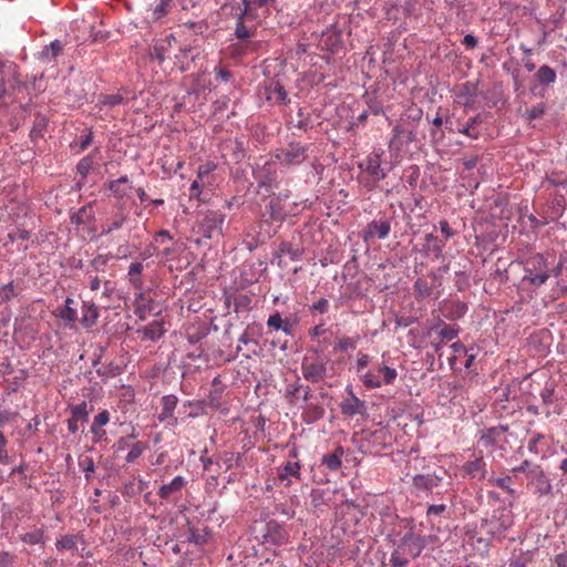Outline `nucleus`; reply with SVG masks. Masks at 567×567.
<instances>
[{
  "label": "nucleus",
  "mask_w": 567,
  "mask_h": 567,
  "mask_svg": "<svg viewBox=\"0 0 567 567\" xmlns=\"http://www.w3.org/2000/svg\"><path fill=\"white\" fill-rule=\"evenodd\" d=\"M361 169V184L368 189L373 190L379 183L385 178L386 173L382 168V153L373 152L367 158L359 163Z\"/></svg>",
  "instance_id": "f257e3e1"
},
{
  "label": "nucleus",
  "mask_w": 567,
  "mask_h": 567,
  "mask_svg": "<svg viewBox=\"0 0 567 567\" xmlns=\"http://www.w3.org/2000/svg\"><path fill=\"white\" fill-rule=\"evenodd\" d=\"M549 278V268L546 257L543 254H535L526 258L524 262L523 281L539 287Z\"/></svg>",
  "instance_id": "f03ea898"
},
{
  "label": "nucleus",
  "mask_w": 567,
  "mask_h": 567,
  "mask_svg": "<svg viewBox=\"0 0 567 567\" xmlns=\"http://www.w3.org/2000/svg\"><path fill=\"white\" fill-rule=\"evenodd\" d=\"M226 215L218 210H209L199 224V230L206 238L220 237Z\"/></svg>",
  "instance_id": "7ed1b4c3"
},
{
  "label": "nucleus",
  "mask_w": 567,
  "mask_h": 567,
  "mask_svg": "<svg viewBox=\"0 0 567 567\" xmlns=\"http://www.w3.org/2000/svg\"><path fill=\"white\" fill-rule=\"evenodd\" d=\"M426 546V540L423 536L415 533H406L400 539L398 548L411 558H416L421 555Z\"/></svg>",
  "instance_id": "20e7f679"
},
{
  "label": "nucleus",
  "mask_w": 567,
  "mask_h": 567,
  "mask_svg": "<svg viewBox=\"0 0 567 567\" xmlns=\"http://www.w3.org/2000/svg\"><path fill=\"white\" fill-rule=\"evenodd\" d=\"M441 286V278L434 271L427 277L417 278L414 281L413 289L416 299H425L435 295V289Z\"/></svg>",
  "instance_id": "39448f33"
},
{
  "label": "nucleus",
  "mask_w": 567,
  "mask_h": 567,
  "mask_svg": "<svg viewBox=\"0 0 567 567\" xmlns=\"http://www.w3.org/2000/svg\"><path fill=\"white\" fill-rule=\"evenodd\" d=\"M277 159L285 165H299L307 158V147L299 143H291L285 150H280Z\"/></svg>",
  "instance_id": "423d86ee"
},
{
  "label": "nucleus",
  "mask_w": 567,
  "mask_h": 567,
  "mask_svg": "<svg viewBox=\"0 0 567 567\" xmlns=\"http://www.w3.org/2000/svg\"><path fill=\"white\" fill-rule=\"evenodd\" d=\"M301 372L303 378L312 383L322 381L327 375V363L322 359L308 360L303 359L301 363Z\"/></svg>",
  "instance_id": "0eeeda50"
},
{
  "label": "nucleus",
  "mask_w": 567,
  "mask_h": 567,
  "mask_svg": "<svg viewBox=\"0 0 567 567\" xmlns=\"http://www.w3.org/2000/svg\"><path fill=\"white\" fill-rule=\"evenodd\" d=\"M340 410L346 416L364 415L367 405L352 391H349V395L340 403Z\"/></svg>",
  "instance_id": "6e6552de"
},
{
  "label": "nucleus",
  "mask_w": 567,
  "mask_h": 567,
  "mask_svg": "<svg viewBox=\"0 0 567 567\" xmlns=\"http://www.w3.org/2000/svg\"><path fill=\"white\" fill-rule=\"evenodd\" d=\"M277 477L286 486L291 484V477L301 480V464L299 461H287L284 465L277 467Z\"/></svg>",
  "instance_id": "1a4fd4ad"
},
{
  "label": "nucleus",
  "mask_w": 567,
  "mask_h": 567,
  "mask_svg": "<svg viewBox=\"0 0 567 567\" xmlns=\"http://www.w3.org/2000/svg\"><path fill=\"white\" fill-rule=\"evenodd\" d=\"M1 73L0 99H3L8 94V90L14 89L20 81L18 79L17 65L14 63H10L8 65L3 64Z\"/></svg>",
  "instance_id": "9d476101"
},
{
  "label": "nucleus",
  "mask_w": 567,
  "mask_h": 567,
  "mask_svg": "<svg viewBox=\"0 0 567 567\" xmlns=\"http://www.w3.org/2000/svg\"><path fill=\"white\" fill-rule=\"evenodd\" d=\"M177 403H178V399L176 395H174V394L164 395L161 399L162 410L157 416L158 421L159 422L169 421V423L172 425L177 424V419L174 416V411L177 406Z\"/></svg>",
  "instance_id": "9b49d317"
},
{
  "label": "nucleus",
  "mask_w": 567,
  "mask_h": 567,
  "mask_svg": "<svg viewBox=\"0 0 567 567\" xmlns=\"http://www.w3.org/2000/svg\"><path fill=\"white\" fill-rule=\"evenodd\" d=\"M462 470L464 474L471 478L483 481L486 476V463L482 455L475 456L474 460L467 461L463 465Z\"/></svg>",
  "instance_id": "f8f14e48"
},
{
  "label": "nucleus",
  "mask_w": 567,
  "mask_h": 567,
  "mask_svg": "<svg viewBox=\"0 0 567 567\" xmlns=\"http://www.w3.org/2000/svg\"><path fill=\"white\" fill-rule=\"evenodd\" d=\"M512 524L511 515L502 513L499 517H493L488 522V533L496 538H502Z\"/></svg>",
  "instance_id": "ddd939ff"
},
{
  "label": "nucleus",
  "mask_w": 567,
  "mask_h": 567,
  "mask_svg": "<svg viewBox=\"0 0 567 567\" xmlns=\"http://www.w3.org/2000/svg\"><path fill=\"white\" fill-rule=\"evenodd\" d=\"M390 230H391L390 220H388V219L372 220L365 229L364 239L367 240L369 237L370 238L378 237L379 239H384L389 236Z\"/></svg>",
  "instance_id": "4468645a"
},
{
  "label": "nucleus",
  "mask_w": 567,
  "mask_h": 567,
  "mask_svg": "<svg viewBox=\"0 0 567 567\" xmlns=\"http://www.w3.org/2000/svg\"><path fill=\"white\" fill-rule=\"evenodd\" d=\"M107 189L112 193L114 197L117 199H124L128 196L132 190V186L130 185V179L126 175L121 176L117 179L110 181L107 184Z\"/></svg>",
  "instance_id": "2eb2a0df"
},
{
  "label": "nucleus",
  "mask_w": 567,
  "mask_h": 567,
  "mask_svg": "<svg viewBox=\"0 0 567 567\" xmlns=\"http://www.w3.org/2000/svg\"><path fill=\"white\" fill-rule=\"evenodd\" d=\"M344 455V449L341 445L334 447L331 453H327L322 456L321 463L330 471H338L342 465V456Z\"/></svg>",
  "instance_id": "dca6fc26"
},
{
  "label": "nucleus",
  "mask_w": 567,
  "mask_h": 567,
  "mask_svg": "<svg viewBox=\"0 0 567 567\" xmlns=\"http://www.w3.org/2000/svg\"><path fill=\"white\" fill-rule=\"evenodd\" d=\"M185 486V480L182 476L174 477L168 484H164L157 495L162 499H169L173 495L181 493Z\"/></svg>",
  "instance_id": "f3484780"
},
{
  "label": "nucleus",
  "mask_w": 567,
  "mask_h": 567,
  "mask_svg": "<svg viewBox=\"0 0 567 567\" xmlns=\"http://www.w3.org/2000/svg\"><path fill=\"white\" fill-rule=\"evenodd\" d=\"M507 432V426H493L486 430H483L480 436V443L485 446L494 445L498 439Z\"/></svg>",
  "instance_id": "a211bd4d"
},
{
  "label": "nucleus",
  "mask_w": 567,
  "mask_h": 567,
  "mask_svg": "<svg viewBox=\"0 0 567 567\" xmlns=\"http://www.w3.org/2000/svg\"><path fill=\"white\" fill-rule=\"evenodd\" d=\"M267 100L278 104H285L288 101V94L285 87L278 82L272 81L266 87Z\"/></svg>",
  "instance_id": "6ab92c4d"
},
{
  "label": "nucleus",
  "mask_w": 567,
  "mask_h": 567,
  "mask_svg": "<svg viewBox=\"0 0 567 567\" xmlns=\"http://www.w3.org/2000/svg\"><path fill=\"white\" fill-rule=\"evenodd\" d=\"M303 255V249L295 247L291 243H282L277 251L278 265L281 266L282 258L288 257L292 261L300 260Z\"/></svg>",
  "instance_id": "aec40b11"
},
{
  "label": "nucleus",
  "mask_w": 567,
  "mask_h": 567,
  "mask_svg": "<svg viewBox=\"0 0 567 567\" xmlns=\"http://www.w3.org/2000/svg\"><path fill=\"white\" fill-rule=\"evenodd\" d=\"M136 332L142 340L155 341L163 336L164 329L162 322L153 321L148 326L138 329Z\"/></svg>",
  "instance_id": "412c9836"
},
{
  "label": "nucleus",
  "mask_w": 567,
  "mask_h": 567,
  "mask_svg": "<svg viewBox=\"0 0 567 567\" xmlns=\"http://www.w3.org/2000/svg\"><path fill=\"white\" fill-rule=\"evenodd\" d=\"M440 478L431 474H420L413 477V486L419 491L431 492L439 486Z\"/></svg>",
  "instance_id": "4be33fe9"
},
{
  "label": "nucleus",
  "mask_w": 567,
  "mask_h": 567,
  "mask_svg": "<svg viewBox=\"0 0 567 567\" xmlns=\"http://www.w3.org/2000/svg\"><path fill=\"white\" fill-rule=\"evenodd\" d=\"M99 316V309L94 302H83L81 323L85 328H91L92 326H94Z\"/></svg>",
  "instance_id": "5701e85b"
},
{
  "label": "nucleus",
  "mask_w": 567,
  "mask_h": 567,
  "mask_svg": "<svg viewBox=\"0 0 567 567\" xmlns=\"http://www.w3.org/2000/svg\"><path fill=\"white\" fill-rule=\"evenodd\" d=\"M144 270V265L140 261L132 262L128 267L127 277L131 286L136 290H142L144 280L142 278V272Z\"/></svg>",
  "instance_id": "b1692460"
},
{
  "label": "nucleus",
  "mask_w": 567,
  "mask_h": 567,
  "mask_svg": "<svg viewBox=\"0 0 567 567\" xmlns=\"http://www.w3.org/2000/svg\"><path fill=\"white\" fill-rule=\"evenodd\" d=\"M48 123L49 122L45 116H43L41 114L35 115L33 125H32L30 134H29L30 140L34 145L37 144V142L39 140L43 138L44 133L47 132V128H48Z\"/></svg>",
  "instance_id": "393cba45"
},
{
  "label": "nucleus",
  "mask_w": 567,
  "mask_h": 567,
  "mask_svg": "<svg viewBox=\"0 0 567 567\" xmlns=\"http://www.w3.org/2000/svg\"><path fill=\"white\" fill-rule=\"evenodd\" d=\"M79 540L84 543L83 537L81 535H64L61 538L56 539L55 546L58 550H68L71 553H75L78 550Z\"/></svg>",
  "instance_id": "a878e982"
},
{
  "label": "nucleus",
  "mask_w": 567,
  "mask_h": 567,
  "mask_svg": "<svg viewBox=\"0 0 567 567\" xmlns=\"http://www.w3.org/2000/svg\"><path fill=\"white\" fill-rule=\"evenodd\" d=\"M62 50L63 43L59 40H54L49 45L43 48V50L40 52V58L47 63L54 62Z\"/></svg>",
  "instance_id": "bb28decb"
},
{
  "label": "nucleus",
  "mask_w": 567,
  "mask_h": 567,
  "mask_svg": "<svg viewBox=\"0 0 567 567\" xmlns=\"http://www.w3.org/2000/svg\"><path fill=\"white\" fill-rule=\"evenodd\" d=\"M126 219H127V216L124 213H122V212L117 213L112 219H110L105 224H103L101 235L106 236V235L112 234L115 230H118L124 225Z\"/></svg>",
  "instance_id": "cd10ccee"
},
{
  "label": "nucleus",
  "mask_w": 567,
  "mask_h": 567,
  "mask_svg": "<svg viewBox=\"0 0 567 567\" xmlns=\"http://www.w3.org/2000/svg\"><path fill=\"white\" fill-rule=\"evenodd\" d=\"M73 305L74 300L68 297L64 306L59 310V317L66 323H73L78 319V311L72 307Z\"/></svg>",
  "instance_id": "c85d7f7f"
},
{
  "label": "nucleus",
  "mask_w": 567,
  "mask_h": 567,
  "mask_svg": "<svg viewBox=\"0 0 567 567\" xmlns=\"http://www.w3.org/2000/svg\"><path fill=\"white\" fill-rule=\"evenodd\" d=\"M173 0H161L158 4L152 8L150 19L152 21H158L162 18L166 17L171 10Z\"/></svg>",
  "instance_id": "c756f323"
},
{
  "label": "nucleus",
  "mask_w": 567,
  "mask_h": 567,
  "mask_svg": "<svg viewBox=\"0 0 567 567\" xmlns=\"http://www.w3.org/2000/svg\"><path fill=\"white\" fill-rule=\"evenodd\" d=\"M171 37H166L164 40L156 43L152 51H151V58L156 59L159 62L165 61L168 55L166 54L167 48L171 45Z\"/></svg>",
  "instance_id": "7c9ffc66"
},
{
  "label": "nucleus",
  "mask_w": 567,
  "mask_h": 567,
  "mask_svg": "<svg viewBox=\"0 0 567 567\" xmlns=\"http://www.w3.org/2000/svg\"><path fill=\"white\" fill-rule=\"evenodd\" d=\"M556 72L548 65H543L536 73V79L542 85H549L556 81Z\"/></svg>",
  "instance_id": "2f4dec72"
},
{
  "label": "nucleus",
  "mask_w": 567,
  "mask_h": 567,
  "mask_svg": "<svg viewBox=\"0 0 567 567\" xmlns=\"http://www.w3.org/2000/svg\"><path fill=\"white\" fill-rule=\"evenodd\" d=\"M361 380L365 388L368 389H378L382 385L381 374L379 373V369L369 370L364 374H362Z\"/></svg>",
  "instance_id": "473e14b6"
},
{
  "label": "nucleus",
  "mask_w": 567,
  "mask_h": 567,
  "mask_svg": "<svg viewBox=\"0 0 567 567\" xmlns=\"http://www.w3.org/2000/svg\"><path fill=\"white\" fill-rule=\"evenodd\" d=\"M360 340L359 336L355 337H341L338 339L334 349L341 352L355 349Z\"/></svg>",
  "instance_id": "72a5a7b5"
},
{
  "label": "nucleus",
  "mask_w": 567,
  "mask_h": 567,
  "mask_svg": "<svg viewBox=\"0 0 567 567\" xmlns=\"http://www.w3.org/2000/svg\"><path fill=\"white\" fill-rule=\"evenodd\" d=\"M252 299L246 293H239L234 298L235 312L249 311L251 309Z\"/></svg>",
  "instance_id": "f704fd0d"
},
{
  "label": "nucleus",
  "mask_w": 567,
  "mask_h": 567,
  "mask_svg": "<svg viewBox=\"0 0 567 567\" xmlns=\"http://www.w3.org/2000/svg\"><path fill=\"white\" fill-rule=\"evenodd\" d=\"M481 122H482V120L478 115L471 117L467 121V123L462 128L458 130V132L463 135L471 137V138H477L478 133L474 131V126Z\"/></svg>",
  "instance_id": "c9c22d12"
},
{
  "label": "nucleus",
  "mask_w": 567,
  "mask_h": 567,
  "mask_svg": "<svg viewBox=\"0 0 567 567\" xmlns=\"http://www.w3.org/2000/svg\"><path fill=\"white\" fill-rule=\"evenodd\" d=\"M390 563L392 567H405L409 564V556L395 547L391 554Z\"/></svg>",
  "instance_id": "e433bc0d"
},
{
  "label": "nucleus",
  "mask_w": 567,
  "mask_h": 567,
  "mask_svg": "<svg viewBox=\"0 0 567 567\" xmlns=\"http://www.w3.org/2000/svg\"><path fill=\"white\" fill-rule=\"evenodd\" d=\"M87 416L89 412L86 402H81L80 404L72 406L70 417L85 422Z\"/></svg>",
  "instance_id": "4c0bfd02"
},
{
  "label": "nucleus",
  "mask_w": 567,
  "mask_h": 567,
  "mask_svg": "<svg viewBox=\"0 0 567 567\" xmlns=\"http://www.w3.org/2000/svg\"><path fill=\"white\" fill-rule=\"evenodd\" d=\"M381 374L382 384H391L396 379V370L388 365L378 367Z\"/></svg>",
  "instance_id": "58836bf2"
},
{
  "label": "nucleus",
  "mask_w": 567,
  "mask_h": 567,
  "mask_svg": "<svg viewBox=\"0 0 567 567\" xmlns=\"http://www.w3.org/2000/svg\"><path fill=\"white\" fill-rule=\"evenodd\" d=\"M20 538L25 544L38 545L43 543V530L35 529L33 532L23 534Z\"/></svg>",
  "instance_id": "ea45409f"
},
{
  "label": "nucleus",
  "mask_w": 567,
  "mask_h": 567,
  "mask_svg": "<svg viewBox=\"0 0 567 567\" xmlns=\"http://www.w3.org/2000/svg\"><path fill=\"white\" fill-rule=\"evenodd\" d=\"M79 465L82 467L85 478L90 481L92 478V474L94 473L95 466L92 457L90 456H81L79 458Z\"/></svg>",
  "instance_id": "a19ab883"
},
{
  "label": "nucleus",
  "mask_w": 567,
  "mask_h": 567,
  "mask_svg": "<svg viewBox=\"0 0 567 567\" xmlns=\"http://www.w3.org/2000/svg\"><path fill=\"white\" fill-rule=\"evenodd\" d=\"M145 450H146L145 443H143V442L134 443L125 457L126 462L133 463L135 460H137L143 454V452Z\"/></svg>",
  "instance_id": "79ce46f5"
},
{
  "label": "nucleus",
  "mask_w": 567,
  "mask_h": 567,
  "mask_svg": "<svg viewBox=\"0 0 567 567\" xmlns=\"http://www.w3.org/2000/svg\"><path fill=\"white\" fill-rule=\"evenodd\" d=\"M457 337V330L450 324L443 323L437 332V338H441V342L451 341Z\"/></svg>",
  "instance_id": "37998d69"
},
{
  "label": "nucleus",
  "mask_w": 567,
  "mask_h": 567,
  "mask_svg": "<svg viewBox=\"0 0 567 567\" xmlns=\"http://www.w3.org/2000/svg\"><path fill=\"white\" fill-rule=\"evenodd\" d=\"M289 393L293 396H300L303 401H308L311 398V389L300 384L290 385Z\"/></svg>",
  "instance_id": "c03bdc74"
},
{
  "label": "nucleus",
  "mask_w": 567,
  "mask_h": 567,
  "mask_svg": "<svg viewBox=\"0 0 567 567\" xmlns=\"http://www.w3.org/2000/svg\"><path fill=\"white\" fill-rule=\"evenodd\" d=\"M272 2H275V0H243V4H244L243 14L249 16L252 7L264 8Z\"/></svg>",
  "instance_id": "a18cd8bd"
},
{
  "label": "nucleus",
  "mask_w": 567,
  "mask_h": 567,
  "mask_svg": "<svg viewBox=\"0 0 567 567\" xmlns=\"http://www.w3.org/2000/svg\"><path fill=\"white\" fill-rule=\"evenodd\" d=\"M216 169V164L213 162H207L203 165H200L197 169V178L200 182L206 183V178L210 175L212 172Z\"/></svg>",
  "instance_id": "49530a36"
},
{
  "label": "nucleus",
  "mask_w": 567,
  "mask_h": 567,
  "mask_svg": "<svg viewBox=\"0 0 567 567\" xmlns=\"http://www.w3.org/2000/svg\"><path fill=\"white\" fill-rule=\"evenodd\" d=\"M123 96L120 94H109L101 96L99 103L104 106L113 107L120 105L123 102Z\"/></svg>",
  "instance_id": "de8ad7c7"
},
{
  "label": "nucleus",
  "mask_w": 567,
  "mask_h": 567,
  "mask_svg": "<svg viewBox=\"0 0 567 567\" xmlns=\"http://www.w3.org/2000/svg\"><path fill=\"white\" fill-rule=\"evenodd\" d=\"M544 113H545V104L539 103V104L534 105L530 109L526 110L525 117L528 121H533V120L542 117L544 115Z\"/></svg>",
  "instance_id": "09e8293b"
},
{
  "label": "nucleus",
  "mask_w": 567,
  "mask_h": 567,
  "mask_svg": "<svg viewBox=\"0 0 567 567\" xmlns=\"http://www.w3.org/2000/svg\"><path fill=\"white\" fill-rule=\"evenodd\" d=\"M109 257L104 255H97L92 261L90 262V268L93 271H104L105 267L107 266Z\"/></svg>",
  "instance_id": "8fccbe9b"
},
{
  "label": "nucleus",
  "mask_w": 567,
  "mask_h": 567,
  "mask_svg": "<svg viewBox=\"0 0 567 567\" xmlns=\"http://www.w3.org/2000/svg\"><path fill=\"white\" fill-rule=\"evenodd\" d=\"M311 505L315 508H319L322 505H326V492L322 489H312L311 494Z\"/></svg>",
  "instance_id": "3c124183"
},
{
  "label": "nucleus",
  "mask_w": 567,
  "mask_h": 567,
  "mask_svg": "<svg viewBox=\"0 0 567 567\" xmlns=\"http://www.w3.org/2000/svg\"><path fill=\"white\" fill-rule=\"evenodd\" d=\"M208 535L205 530L190 529L188 540L196 545H204L207 543Z\"/></svg>",
  "instance_id": "603ef678"
},
{
  "label": "nucleus",
  "mask_w": 567,
  "mask_h": 567,
  "mask_svg": "<svg viewBox=\"0 0 567 567\" xmlns=\"http://www.w3.org/2000/svg\"><path fill=\"white\" fill-rule=\"evenodd\" d=\"M323 415V409L317 405H310L305 412V420L307 422H313Z\"/></svg>",
  "instance_id": "864d4df0"
},
{
  "label": "nucleus",
  "mask_w": 567,
  "mask_h": 567,
  "mask_svg": "<svg viewBox=\"0 0 567 567\" xmlns=\"http://www.w3.org/2000/svg\"><path fill=\"white\" fill-rule=\"evenodd\" d=\"M526 475L528 476V478H530L532 482H543L545 478L544 471L537 464H532Z\"/></svg>",
  "instance_id": "5fc2aeb1"
},
{
  "label": "nucleus",
  "mask_w": 567,
  "mask_h": 567,
  "mask_svg": "<svg viewBox=\"0 0 567 567\" xmlns=\"http://www.w3.org/2000/svg\"><path fill=\"white\" fill-rule=\"evenodd\" d=\"M92 168V159L90 157L82 158L76 165V172L82 176V178H86L87 174Z\"/></svg>",
  "instance_id": "6e6d98bb"
},
{
  "label": "nucleus",
  "mask_w": 567,
  "mask_h": 567,
  "mask_svg": "<svg viewBox=\"0 0 567 567\" xmlns=\"http://www.w3.org/2000/svg\"><path fill=\"white\" fill-rule=\"evenodd\" d=\"M14 296H16V290H14V286L12 282H9V284L0 287V301L1 302L9 301Z\"/></svg>",
  "instance_id": "4d7b16f0"
},
{
  "label": "nucleus",
  "mask_w": 567,
  "mask_h": 567,
  "mask_svg": "<svg viewBox=\"0 0 567 567\" xmlns=\"http://www.w3.org/2000/svg\"><path fill=\"white\" fill-rule=\"evenodd\" d=\"M282 322H284V318L281 317L280 312L275 311L274 313H271L269 316V318L267 320V326L270 329L281 330Z\"/></svg>",
  "instance_id": "13d9d810"
},
{
  "label": "nucleus",
  "mask_w": 567,
  "mask_h": 567,
  "mask_svg": "<svg viewBox=\"0 0 567 567\" xmlns=\"http://www.w3.org/2000/svg\"><path fill=\"white\" fill-rule=\"evenodd\" d=\"M205 184H206L205 182H200L196 177V179L192 183V185L189 187V198L190 199H193V198L199 199L200 198V194H202V189H203Z\"/></svg>",
  "instance_id": "bf43d9fd"
},
{
  "label": "nucleus",
  "mask_w": 567,
  "mask_h": 567,
  "mask_svg": "<svg viewBox=\"0 0 567 567\" xmlns=\"http://www.w3.org/2000/svg\"><path fill=\"white\" fill-rule=\"evenodd\" d=\"M215 78L220 82H229L233 78V74L227 69L223 68L220 64L214 69Z\"/></svg>",
  "instance_id": "052dcab7"
},
{
  "label": "nucleus",
  "mask_w": 567,
  "mask_h": 567,
  "mask_svg": "<svg viewBox=\"0 0 567 567\" xmlns=\"http://www.w3.org/2000/svg\"><path fill=\"white\" fill-rule=\"evenodd\" d=\"M238 460L239 455L236 456L233 452H225L221 456V463L226 471L230 470Z\"/></svg>",
  "instance_id": "680f3d73"
},
{
  "label": "nucleus",
  "mask_w": 567,
  "mask_h": 567,
  "mask_svg": "<svg viewBox=\"0 0 567 567\" xmlns=\"http://www.w3.org/2000/svg\"><path fill=\"white\" fill-rule=\"evenodd\" d=\"M246 17L245 14H240L239 21L236 24V35L239 39H247L250 37L249 29L244 24L243 18Z\"/></svg>",
  "instance_id": "e2e57ef3"
},
{
  "label": "nucleus",
  "mask_w": 567,
  "mask_h": 567,
  "mask_svg": "<svg viewBox=\"0 0 567 567\" xmlns=\"http://www.w3.org/2000/svg\"><path fill=\"white\" fill-rule=\"evenodd\" d=\"M109 422H110V413H109V411L103 410L102 412H100L97 415L94 416L92 424L95 425V427H103Z\"/></svg>",
  "instance_id": "0e129e2a"
},
{
  "label": "nucleus",
  "mask_w": 567,
  "mask_h": 567,
  "mask_svg": "<svg viewBox=\"0 0 567 567\" xmlns=\"http://www.w3.org/2000/svg\"><path fill=\"white\" fill-rule=\"evenodd\" d=\"M511 483H512L511 476H505V477H499V478L494 480V484L497 487L506 491L509 494H514V489L511 488Z\"/></svg>",
  "instance_id": "69168bd1"
},
{
  "label": "nucleus",
  "mask_w": 567,
  "mask_h": 567,
  "mask_svg": "<svg viewBox=\"0 0 567 567\" xmlns=\"http://www.w3.org/2000/svg\"><path fill=\"white\" fill-rule=\"evenodd\" d=\"M524 53H525V56L523 58V63H524V66L525 69L528 71V72H532L535 70L536 65L535 63L533 62L532 60V50L528 49V48H524L522 47Z\"/></svg>",
  "instance_id": "338daca9"
},
{
  "label": "nucleus",
  "mask_w": 567,
  "mask_h": 567,
  "mask_svg": "<svg viewBox=\"0 0 567 567\" xmlns=\"http://www.w3.org/2000/svg\"><path fill=\"white\" fill-rule=\"evenodd\" d=\"M14 561V556L9 551L0 553V567H10Z\"/></svg>",
  "instance_id": "774afa93"
}]
</instances>
